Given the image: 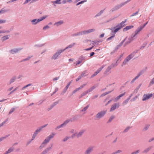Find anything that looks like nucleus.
I'll return each mask as SVG.
<instances>
[{"label":"nucleus","instance_id":"1","mask_svg":"<svg viewBox=\"0 0 154 154\" xmlns=\"http://www.w3.org/2000/svg\"><path fill=\"white\" fill-rule=\"evenodd\" d=\"M143 28L141 26H140L138 27L137 29L135 30V31L134 32V33H133L132 34L131 37H130L128 39V40L125 43V45H127L129 43H130L131 41H132L133 40V38L136 35H137L138 34V33L141 31Z\"/></svg>","mask_w":154,"mask_h":154},{"label":"nucleus","instance_id":"2","mask_svg":"<svg viewBox=\"0 0 154 154\" xmlns=\"http://www.w3.org/2000/svg\"><path fill=\"white\" fill-rule=\"evenodd\" d=\"M137 52V50L135 51L127 56L123 62L122 65V66L126 64L127 63L134 57Z\"/></svg>","mask_w":154,"mask_h":154},{"label":"nucleus","instance_id":"3","mask_svg":"<svg viewBox=\"0 0 154 154\" xmlns=\"http://www.w3.org/2000/svg\"><path fill=\"white\" fill-rule=\"evenodd\" d=\"M55 135V134L54 133L51 134L48 137L44 140V142L42 143L40 147H43L45 144L49 141L50 140L53 138Z\"/></svg>","mask_w":154,"mask_h":154},{"label":"nucleus","instance_id":"4","mask_svg":"<svg viewBox=\"0 0 154 154\" xmlns=\"http://www.w3.org/2000/svg\"><path fill=\"white\" fill-rule=\"evenodd\" d=\"M106 112V111H102L99 112L95 117V119L96 120L99 119L103 117Z\"/></svg>","mask_w":154,"mask_h":154},{"label":"nucleus","instance_id":"5","mask_svg":"<svg viewBox=\"0 0 154 154\" xmlns=\"http://www.w3.org/2000/svg\"><path fill=\"white\" fill-rule=\"evenodd\" d=\"M48 16H45L42 17L41 18L39 19H33L31 21V22L32 23V24L33 25L36 24L38 23L45 19Z\"/></svg>","mask_w":154,"mask_h":154},{"label":"nucleus","instance_id":"6","mask_svg":"<svg viewBox=\"0 0 154 154\" xmlns=\"http://www.w3.org/2000/svg\"><path fill=\"white\" fill-rule=\"evenodd\" d=\"M85 132V130H81L79 133L75 132V133L72 135L71 136V137L73 138L75 137H76L77 138H79L81 136L82 134L84 133Z\"/></svg>","mask_w":154,"mask_h":154},{"label":"nucleus","instance_id":"7","mask_svg":"<svg viewBox=\"0 0 154 154\" xmlns=\"http://www.w3.org/2000/svg\"><path fill=\"white\" fill-rule=\"evenodd\" d=\"M131 0H128L127 1H126L125 2L122 3L121 4H120L119 5H118L116 6H115L114 8H112L111 10V11L113 12L114 11L119 9L122 6L125 5V4H126L128 2L130 1Z\"/></svg>","mask_w":154,"mask_h":154},{"label":"nucleus","instance_id":"8","mask_svg":"<svg viewBox=\"0 0 154 154\" xmlns=\"http://www.w3.org/2000/svg\"><path fill=\"white\" fill-rule=\"evenodd\" d=\"M126 19L125 20L122 21L119 25L116 27L117 28L115 29L114 31L115 33L117 32L120 29L125 26L124 23L126 22Z\"/></svg>","mask_w":154,"mask_h":154},{"label":"nucleus","instance_id":"9","mask_svg":"<svg viewBox=\"0 0 154 154\" xmlns=\"http://www.w3.org/2000/svg\"><path fill=\"white\" fill-rule=\"evenodd\" d=\"M120 105L119 103H116L112 105L110 109V111H112L115 110L116 108H118Z\"/></svg>","mask_w":154,"mask_h":154},{"label":"nucleus","instance_id":"10","mask_svg":"<svg viewBox=\"0 0 154 154\" xmlns=\"http://www.w3.org/2000/svg\"><path fill=\"white\" fill-rule=\"evenodd\" d=\"M152 94H147L143 95L142 98L143 101H145L152 97Z\"/></svg>","mask_w":154,"mask_h":154},{"label":"nucleus","instance_id":"11","mask_svg":"<svg viewBox=\"0 0 154 154\" xmlns=\"http://www.w3.org/2000/svg\"><path fill=\"white\" fill-rule=\"evenodd\" d=\"M95 29H89L85 30L84 31H82V35L84 34H88L89 33H90L91 32H94L95 31Z\"/></svg>","mask_w":154,"mask_h":154},{"label":"nucleus","instance_id":"12","mask_svg":"<svg viewBox=\"0 0 154 154\" xmlns=\"http://www.w3.org/2000/svg\"><path fill=\"white\" fill-rule=\"evenodd\" d=\"M18 143H16L14 144L13 145V146L10 147L8 151H6L5 153L4 154H8L11 152L13 151V150H14L15 148L14 147V146L15 145H18Z\"/></svg>","mask_w":154,"mask_h":154},{"label":"nucleus","instance_id":"13","mask_svg":"<svg viewBox=\"0 0 154 154\" xmlns=\"http://www.w3.org/2000/svg\"><path fill=\"white\" fill-rule=\"evenodd\" d=\"M64 51V50H60L58 52H56L52 57V59H56L58 56L62 52Z\"/></svg>","mask_w":154,"mask_h":154},{"label":"nucleus","instance_id":"14","mask_svg":"<svg viewBox=\"0 0 154 154\" xmlns=\"http://www.w3.org/2000/svg\"><path fill=\"white\" fill-rule=\"evenodd\" d=\"M94 146H90L85 151L84 154H90L93 150Z\"/></svg>","mask_w":154,"mask_h":154},{"label":"nucleus","instance_id":"15","mask_svg":"<svg viewBox=\"0 0 154 154\" xmlns=\"http://www.w3.org/2000/svg\"><path fill=\"white\" fill-rule=\"evenodd\" d=\"M17 79V77L16 76H14L12 77L10 80L9 82L8 83V85H10L12 83L14 82Z\"/></svg>","mask_w":154,"mask_h":154},{"label":"nucleus","instance_id":"16","mask_svg":"<svg viewBox=\"0 0 154 154\" xmlns=\"http://www.w3.org/2000/svg\"><path fill=\"white\" fill-rule=\"evenodd\" d=\"M103 66H102L101 67L99 68V69H98L92 75V76L94 77L96 75H97V74L99 73L103 68Z\"/></svg>","mask_w":154,"mask_h":154},{"label":"nucleus","instance_id":"17","mask_svg":"<svg viewBox=\"0 0 154 154\" xmlns=\"http://www.w3.org/2000/svg\"><path fill=\"white\" fill-rule=\"evenodd\" d=\"M125 93L124 92L123 93L119 95L117 97H116L114 99V101L116 102L121 97L124 96Z\"/></svg>","mask_w":154,"mask_h":154},{"label":"nucleus","instance_id":"18","mask_svg":"<svg viewBox=\"0 0 154 154\" xmlns=\"http://www.w3.org/2000/svg\"><path fill=\"white\" fill-rule=\"evenodd\" d=\"M19 49H18L15 48L10 50L9 52L11 54H14L17 53Z\"/></svg>","mask_w":154,"mask_h":154},{"label":"nucleus","instance_id":"19","mask_svg":"<svg viewBox=\"0 0 154 154\" xmlns=\"http://www.w3.org/2000/svg\"><path fill=\"white\" fill-rule=\"evenodd\" d=\"M40 131H39V130H38V129L35 131L34 132L33 134L32 138V140H33L35 138L38 133Z\"/></svg>","mask_w":154,"mask_h":154},{"label":"nucleus","instance_id":"20","mask_svg":"<svg viewBox=\"0 0 154 154\" xmlns=\"http://www.w3.org/2000/svg\"><path fill=\"white\" fill-rule=\"evenodd\" d=\"M134 27L133 26H126L123 29L124 31H126L129 30V29H131Z\"/></svg>","mask_w":154,"mask_h":154},{"label":"nucleus","instance_id":"21","mask_svg":"<svg viewBox=\"0 0 154 154\" xmlns=\"http://www.w3.org/2000/svg\"><path fill=\"white\" fill-rule=\"evenodd\" d=\"M142 73L141 72H140L135 77H134L133 79L132 80L131 82V83H133L136 79H137L141 75Z\"/></svg>","mask_w":154,"mask_h":154},{"label":"nucleus","instance_id":"22","mask_svg":"<svg viewBox=\"0 0 154 154\" xmlns=\"http://www.w3.org/2000/svg\"><path fill=\"white\" fill-rule=\"evenodd\" d=\"M63 23V22L62 20H60L59 21H58L57 22L55 23L54 24V25H56L57 26H58L60 25H61Z\"/></svg>","mask_w":154,"mask_h":154},{"label":"nucleus","instance_id":"23","mask_svg":"<svg viewBox=\"0 0 154 154\" xmlns=\"http://www.w3.org/2000/svg\"><path fill=\"white\" fill-rule=\"evenodd\" d=\"M84 86L83 85H82L81 86H80L79 88H77L75 90H74L72 92V94H73L75 93L76 92L78 91L79 90L82 89L83 87Z\"/></svg>","mask_w":154,"mask_h":154},{"label":"nucleus","instance_id":"24","mask_svg":"<svg viewBox=\"0 0 154 154\" xmlns=\"http://www.w3.org/2000/svg\"><path fill=\"white\" fill-rule=\"evenodd\" d=\"M152 146H149V147L146 148V149H145V150H144L143 152V153H146L147 152H149L150 149L152 148Z\"/></svg>","mask_w":154,"mask_h":154},{"label":"nucleus","instance_id":"25","mask_svg":"<svg viewBox=\"0 0 154 154\" xmlns=\"http://www.w3.org/2000/svg\"><path fill=\"white\" fill-rule=\"evenodd\" d=\"M75 43H73V44H70V45H69L67 47H66L65 49H64L63 50H64V51L68 48H72V47H73L75 45Z\"/></svg>","mask_w":154,"mask_h":154},{"label":"nucleus","instance_id":"26","mask_svg":"<svg viewBox=\"0 0 154 154\" xmlns=\"http://www.w3.org/2000/svg\"><path fill=\"white\" fill-rule=\"evenodd\" d=\"M72 81V80H71V81H70L69 83L66 86V87L64 89V90L65 92L66 91H67V89H68L69 86L70 85V84L71 83Z\"/></svg>","mask_w":154,"mask_h":154},{"label":"nucleus","instance_id":"27","mask_svg":"<svg viewBox=\"0 0 154 154\" xmlns=\"http://www.w3.org/2000/svg\"><path fill=\"white\" fill-rule=\"evenodd\" d=\"M80 35H82V31L74 33L72 35L73 36H77Z\"/></svg>","mask_w":154,"mask_h":154},{"label":"nucleus","instance_id":"28","mask_svg":"<svg viewBox=\"0 0 154 154\" xmlns=\"http://www.w3.org/2000/svg\"><path fill=\"white\" fill-rule=\"evenodd\" d=\"M61 0H57L55 1L52 2V3H55L57 4H61V2H60Z\"/></svg>","mask_w":154,"mask_h":154},{"label":"nucleus","instance_id":"29","mask_svg":"<svg viewBox=\"0 0 154 154\" xmlns=\"http://www.w3.org/2000/svg\"><path fill=\"white\" fill-rule=\"evenodd\" d=\"M51 147H49V148H46L44 151L43 152H44V153L45 154H46V153H47V152H48L50 150V149H51Z\"/></svg>","mask_w":154,"mask_h":154},{"label":"nucleus","instance_id":"30","mask_svg":"<svg viewBox=\"0 0 154 154\" xmlns=\"http://www.w3.org/2000/svg\"><path fill=\"white\" fill-rule=\"evenodd\" d=\"M115 118V116H111L109 118L108 122H111L112 120Z\"/></svg>","mask_w":154,"mask_h":154},{"label":"nucleus","instance_id":"31","mask_svg":"<svg viewBox=\"0 0 154 154\" xmlns=\"http://www.w3.org/2000/svg\"><path fill=\"white\" fill-rule=\"evenodd\" d=\"M8 35H5L2 37V38L3 41L6 40L8 38Z\"/></svg>","mask_w":154,"mask_h":154},{"label":"nucleus","instance_id":"32","mask_svg":"<svg viewBox=\"0 0 154 154\" xmlns=\"http://www.w3.org/2000/svg\"><path fill=\"white\" fill-rule=\"evenodd\" d=\"M149 127V125H147L145 126V127L143 129V131H145L147 130Z\"/></svg>","mask_w":154,"mask_h":154},{"label":"nucleus","instance_id":"33","mask_svg":"<svg viewBox=\"0 0 154 154\" xmlns=\"http://www.w3.org/2000/svg\"><path fill=\"white\" fill-rule=\"evenodd\" d=\"M95 88V87L94 86H93L92 88H90L87 91V92H88V93L89 92H90L93 89H94Z\"/></svg>","mask_w":154,"mask_h":154},{"label":"nucleus","instance_id":"34","mask_svg":"<svg viewBox=\"0 0 154 154\" xmlns=\"http://www.w3.org/2000/svg\"><path fill=\"white\" fill-rule=\"evenodd\" d=\"M9 135H6V136H5V137H1L0 138V142L2 141V140H4V139H5V138H6L7 137L9 136Z\"/></svg>","mask_w":154,"mask_h":154},{"label":"nucleus","instance_id":"35","mask_svg":"<svg viewBox=\"0 0 154 154\" xmlns=\"http://www.w3.org/2000/svg\"><path fill=\"white\" fill-rule=\"evenodd\" d=\"M7 11V10H5L3 8H2L0 11V14H3Z\"/></svg>","mask_w":154,"mask_h":154},{"label":"nucleus","instance_id":"36","mask_svg":"<svg viewBox=\"0 0 154 154\" xmlns=\"http://www.w3.org/2000/svg\"><path fill=\"white\" fill-rule=\"evenodd\" d=\"M47 125H48L47 124H46L45 125H44L41 126V127H40V128H38V130H39V131H40L43 128L46 127Z\"/></svg>","mask_w":154,"mask_h":154},{"label":"nucleus","instance_id":"37","mask_svg":"<svg viewBox=\"0 0 154 154\" xmlns=\"http://www.w3.org/2000/svg\"><path fill=\"white\" fill-rule=\"evenodd\" d=\"M112 66H113L112 65H111L109 66L108 67L107 69L106 70V72H108L111 69L112 67Z\"/></svg>","mask_w":154,"mask_h":154},{"label":"nucleus","instance_id":"38","mask_svg":"<svg viewBox=\"0 0 154 154\" xmlns=\"http://www.w3.org/2000/svg\"><path fill=\"white\" fill-rule=\"evenodd\" d=\"M103 10L101 11L96 15V16L97 17L100 16L103 13Z\"/></svg>","mask_w":154,"mask_h":154},{"label":"nucleus","instance_id":"39","mask_svg":"<svg viewBox=\"0 0 154 154\" xmlns=\"http://www.w3.org/2000/svg\"><path fill=\"white\" fill-rule=\"evenodd\" d=\"M122 152V151L121 150H118L113 152L112 154H116L118 153H120L121 152Z\"/></svg>","mask_w":154,"mask_h":154},{"label":"nucleus","instance_id":"40","mask_svg":"<svg viewBox=\"0 0 154 154\" xmlns=\"http://www.w3.org/2000/svg\"><path fill=\"white\" fill-rule=\"evenodd\" d=\"M6 22L5 20L0 19V24L5 23Z\"/></svg>","mask_w":154,"mask_h":154},{"label":"nucleus","instance_id":"41","mask_svg":"<svg viewBox=\"0 0 154 154\" xmlns=\"http://www.w3.org/2000/svg\"><path fill=\"white\" fill-rule=\"evenodd\" d=\"M15 110V109L14 108H12L11 109L10 111L9 112V114H10L12 113Z\"/></svg>","mask_w":154,"mask_h":154},{"label":"nucleus","instance_id":"42","mask_svg":"<svg viewBox=\"0 0 154 154\" xmlns=\"http://www.w3.org/2000/svg\"><path fill=\"white\" fill-rule=\"evenodd\" d=\"M83 74H82L81 75L79 76L78 78H77L76 80V81H78L80 79H81V78L83 76Z\"/></svg>","mask_w":154,"mask_h":154},{"label":"nucleus","instance_id":"43","mask_svg":"<svg viewBox=\"0 0 154 154\" xmlns=\"http://www.w3.org/2000/svg\"><path fill=\"white\" fill-rule=\"evenodd\" d=\"M140 150H137V151L132 153H131V154H137L140 152Z\"/></svg>","mask_w":154,"mask_h":154},{"label":"nucleus","instance_id":"44","mask_svg":"<svg viewBox=\"0 0 154 154\" xmlns=\"http://www.w3.org/2000/svg\"><path fill=\"white\" fill-rule=\"evenodd\" d=\"M89 105H88L82 110V111H86L88 109V108L89 107Z\"/></svg>","mask_w":154,"mask_h":154},{"label":"nucleus","instance_id":"45","mask_svg":"<svg viewBox=\"0 0 154 154\" xmlns=\"http://www.w3.org/2000/svg\"><path fill=\"white\" fill-rule=\"evenodd\" d=\"M50 28V27L49 26H48V25H47L45 26L43 28V30H46V29H48Z\"/></svg>","mask_w":154,"mask_h":154},{"label":"nucleus","instance_id":"46","mask_svg":"<svg viewBox=\"0 0 154 154\" xmlns=\"http://www.w3.org/2000/svg\"><path fill=\"white\" fill-rule=\"evenodd\" d=\"M154 83V78H153L151 81H150L149 85H152Z\"/></svg>","mask_w":154,"mask_h":154},{"label":"nucleus","instance_id":"47","mask_svg":"<svg viewBox=\"0 0 154 154\" xmlns=\"http://www.w3.org/2000/svg\"><path fill=\"white\" fill-rule=\"evenodd\" d=\"M69 138V137H66L65 138L62 140V141L63 142H65Z\"/></svg>","mask_w":154,"mask_h":154},{"label":"nucleus","instance_id":"48","mask_svg":"<svg viewBox=\"0 0 154 154\" xmlns=\"http://www.w3.org/2000/svg\"><path fill=\"white\" fill-rule=\"evenodd\" d=\"M69 122V121L68 120H66L62 124H63V126L64 125H66Z\"/></svg>","mask_w":154,"mask_h":154},{"label":"nucleus","instance_id":"49","mask_svg":"<svg viewBox=\"0 0 154 154\" xmlns=\"http://www.w3.org/2000/svg\"><path fill=\"white\" fill-rule=\"evenodd\" d=\"M115 36L114 35H113L111 36H110V37L108 38L107 39V40H109L111 39L112 38Z\"/></svg>","mask_w":154,"mask_h":154},{"label":"nucleus","instance_id":"50","mask_svg":"<svg viewBox=\"0 0 154 154\" xmlns=\"http://www.w3.org/2000/svg\"><path fill=\"white\" fill-rule=\"evenodd\" d=\"M138 12H139V11H137L135 13H133L132 15H131V16L132 17V16H134L136 15H137V14H138Z\"/></svg>","mask_w":154,"mask_h":154},{"label":"nucleus","instance_id":"51","mask_svg":"<svg viewBox=\"0 0 154 154\" xmlns=\"http://www.w3.org/2000/svg\"><path fill=\"white\" fill-rule=\"evenodd\" d=\"M130 128L129 127L127 128L123 131L124 132H127L129 130Z\"/></svg>","mask_w":154,"mask_h":154},{"label":"nucleus","instance_id":"52","mask_svg":"<svg viewBox=\"0 0 154 154\" xmlns=\"http://www.w3.org/2000/svg\"><path fill=\"white\" fill-rule=\"evenodd\" d=\"M128 102V101H127V100H126L123 102V103H122V104L124 105H125L127 104Z\"/></svg>","mask_w":154,"mask_h":154},{"label":"nucleus","instance_id":"53","mask_svg":"<svg viewBox=\"0 0 154 154\" xmlns=\"http://www.w3.org/2000/svg\"><path fill=\"white\" fill-rule=\"evenodd\" d=\"M88 93V92H87V91H85V92H84L82 93V96H84L86 94H87Z\"/></svg>","mask_w":154,"mask_h":154},{"label":"nucleus","instance_id":"54","mask_svg":"<svg viewBox=\"0 0 154 154\" xmlns=\"http://www.w3.org/2000/svg\"><path fill=\"white\" fill-rule=\"evenodd\" d=\"M63 126V124H62L61 125L59 126H58L57 127V128H56V129H58L60 128L61 127H62Z\"/></svg>","mask_w":154,"mask_h":154},{"label":"nucleus","instance_id":"55","mask_svg":"<svg viewBox=\"0 0 154 154\" xmlns=\"http://www.w3.org/2000/svg\"><path fill=\"white\" fill-rule=\"evenodd\" d=\"M31 85V84H29V85H28L25 86H24L23 88H22V90H23V89H24V88H26L27 87L30 86V85Z\"/></svg>","mask_w":154,"mask_h":154},{"label":"nucleus","instance_id":"56","mask_svg":"<svg viewBox=\"0 0 154 154\" xmlns=\"http://www.w3.org/2000/svg\"><path fill=\"white\" fill-rule=\"evenodd\" d=\"M5 124V122H2V123H1L0 124V128L2 127V126L4 125Z\"/></svg>","mask_w":154,"mask_h":154},{"label":"nucleus","instance_id":"57","mask_svg":"<svg viewBox=\"0 0 154 154\" xmlns=\"http://www.w3.org/2000/svg\"><path fill=\"white\" fill-rule=\"evenodd\" d=\"M13 88V87H11L8 90H7L8 91H11Z\"/></svg>","mask_w":154,"mask_h":154},{"label":"nucleus","instance_id":"58","mask_svg":"<svg viewBox=\"0 0 154 154\" xmlns=\"http://www.w3.org/2000/svg\"><path fill=\"white\" fill-rule=\"evenodd\" d=\"M82 3H83V2L81 1V2H79V3H78L76 5H79L80 4H82Z\"/></svg>","mask_w":154,"mask_h":154},{"label":"nucleus","instance_id":"59","mask_svg":"<svg viewBox=\"0 0 154 154\" xmlns=\"http://www.w3.org/2000/svg\"><path fill=\"white\" fill-rule=\"evenodd\" d=\"M31 0H26L25 2H24V4H26V3H28V2H30Z\"/></svg>","mask_w":154,"mask_h":154},{"label":"nucleus","instance_id":"60","mask_svg":"<svg viewBox=\"0 0 154 154\" xmlns=\"http://www.w3.org/2000/svg\"><path fill=\"white\" fill-rule=\"evenodd\" d=\"M104 34L103 33V34H101V35H100V37L102 38L104 37Z\"/></svg>","mask_w":154,"mask_h":154},{"label":"nucleus","instance_id":"61","mask_svg":"<svg viewBox=\"0 0 154 154\" xmlns=\"http://www.w3.org/2000/svg\"><path fill=\"white\" fill-rule=\"evenodd\" d=\"M81 61H78L77 63L76 64V65H77L78 64H80L81 63Z\"/></svg>","mask_w":154,"mask_h":154},{"label":"nucleus","instance_id":"62","mask_svg":"<svg viewBox=\"0 0 154 154\" xmlns=\"http://www.w3.org/2000/svg\"><path fill=\"white\" fill-rule=\"evenodd\" d=\"M94 52H92L90 54V57H91L93 55H94Z\"/></svg>","mask_w":154,"mask_h":154},{"label":"nucleus","instance_id":"63","mask_svg":"<svg viewBox=\"0 0 154 154\" xmlns=\"http://www.w3.org/2000/svg\"><path fill=\"white\" fill-rule=\"evenodd\" d=\"M93 47H94V46H92V47L90 48L86 49L85 50H90Z\"/></svg>","mask_w":154,"mask_h":154},{"label":"nucleus","instance_id":"64","mask_svg":"<svg viewBox=\"0 0 154 154\" xmlns=\"http://www.w3.org/2000/svg\"><path fill=\"white\" fill-rule=\"evenodd\" d=\"M59 78V77H56V78H55L54 79H53V80H54V81H55V80H57Z\"/></svg>","mask_w":154,"mask_h":154}]
</instances>
